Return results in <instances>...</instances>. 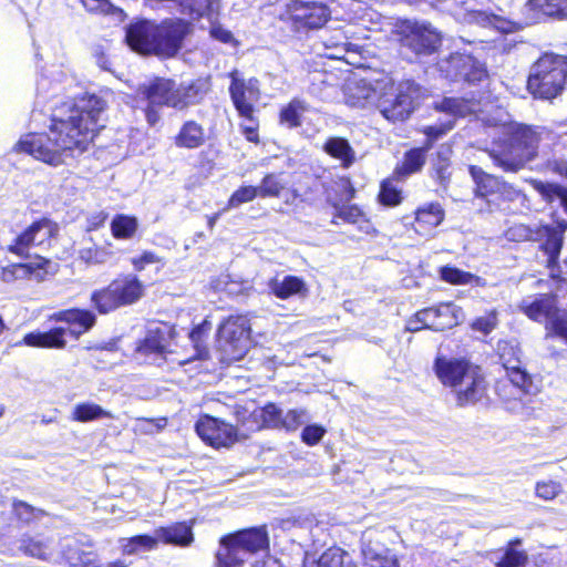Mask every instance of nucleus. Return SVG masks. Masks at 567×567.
<instances>
[{
	"label": "nucleus",
	"mask_w": 567,
	"mask_h": 567,
	"mask_svg": "<svg viewBox=\"0 0 567 567\" xmlns=\"http://www.w3.org/2000/svg\"><path fill=\"white\" fill-rule=\"evenodd\" d=\"M533 186L546 202L561 207L567 215V188L554 183H544L540 181H533Z\"/></svg>",
	"instance_id": "e433bc0d"
},
{
	"label": "nucleus",
	"mask_w": 567,
	"mask_h": 567,
	"mask_svg": "<svg viewBox=\"0 0 567 567\" xmlns=\"http://www.w3.org/2000/svg\"><path fill=\"white\" fill-rule=\"evenodd\" d=\"M192 29V23L179 18L165 19L156 23V55L174 56Z\"/></svg>",
	"instance_id": "4468645a"
},
{
	"label": "nucleus",
	"mask_w": 567,
	"mask_h": 567,
	"mask_svg": "<svg viewBox=\"0 0 567 567\" xmlns=\"http://www.w3.org/2000/svg\"><path fill=\"white\" fill-rule=\"evenodd\" d=\"M166 348V339L159 329L148 330L145 338L136 348V353L150 363H156Z\"/></svg>",
	"instance_id": "7c9ffc66"
},
{
	"label": "nucleus",
	"mask_w": 567,
	"mask_h": 567,
	"mask_svg": "<svg viewBox=\"0 0 567 567\" xmlns=\"http://www.w3.org/2000/svg\"><path fill=\"white\" fill-rule=\"evenodd\" d=\"M195 427L200 439L216 449L228 447L238 440L236 427L208 415L200 417Z\"/></svg>",
	"instance_id": "f3484780"
},
{
	"label": "nucleus",
	"mask_w": 567,
	"mask_h": 567,
	"mask_svg": "<svg viewBox=\"0 0 567 567\" xmlns=\"http://www.w3.org/2000/svg\"><path fill=\"white\" fill-rule=\"evenodd\" d=\"M453 390L458 405L474 404L480 401L486 392V382L481 369L472 367Z\"/></svg>",
	"instance_id": "412c9836"
},
{
	"label": "nucleus",
	"mask_w": 567,
	"mask_h": 567,
	"mask_svg": "<svg viewBox=\"0 0 567 567\" xmlns=\"http://www.w3.org/2000/svg\"><path fill=\"white\" fill-rule=\"evenodd\" d=\"M206 141L204 127L196 121H186L175 136V145L182 148H198Z\"/></svg>",
	"instance_id": "2f4dec72"
},
{
	"label": "nucleus",
	"mask_w": 567,
	"mask_h": 567,
	"mask_svg": "<svg viewBox=\"0 0 567 567\" xmlns=\"http://www.w3.org/2000/svg\"><path fill=\"white\" fill-rule=\"evenodd\" d=\"M282 416V411L272 403L260 410V417L264 424L270 427H281Z\"/></svg>",
	"instance_id": "052dcab7"
},
{
	"label": "nucleus",
	"mask_w": 567,
	"mask_h": 567,
	"mask_svg": "<svg viewBox=\"0 0 567 567\" xmlns=\"http://www.w3.org/2000/svg\"><path fill=\"white\" fill-rule=\"evenodd\" d=\"M229 94L238 114L247 121H252L255 103L260 99V82L256 78L245 79L239 71L229 73Z\"/></svg>",
	"instance_id": "f8f14e48"
},
{
	"label": "nucleus",
	"mask_w": 567,
	"mask_h": 567,
	"mask_svg": "<svg viewBox=\"0 0 567 567\" xmlns=\"http://www.w3.org/2000/svg\"><path fill=\"white\" fill-rule=\"evenodd\" d=\"M62 556L71 567H128L130 561L125 558H116L106 561L97 554L84 550L73 537L64 538L62 543Z\"/></svg>",
	"instance_id": "dca6fc26"
},
{
	"label": "nucleus",
	"mask_w": 567,
	"mask_h": 567,
	"mask_svg": "<svg viewBox=\"0 0 567 567\" xmlns=\"http://www.w3.org/2000/svg\"><path fill=\"white\" fill-rule=\"evenodd\" d=\"M463 320L464 312L461 307L453 302H444L417 311L408 320L406 330L411 332L422 329L443 331L457 326Z\"/></svg>",
	"instance_id": "9b49d317"
},
{
	"label": "nucleus",
	"mask_w": 567,
	"mask_h": 567,
	"mask_svg": "<svg viewBox=\"0 0 567 567\" xmlns=\"http://www.w3.org/2000/svg\"><path fill=\"white\" fill-rule=\"evenodd\" d=\"M441 279L452 285H468L477 282L480 278L456 267L444 266L440 269Z\"/></svg>",
	"instance_id": "8fccbe9b"
},
{
	"label": "nucleus",
	"mask_w": 567,
	"mask_h": 567,
	"mask_svg": "<svg viewBox=\"0 0 567 567\" xmlns=\"http://www.w3.org/2000/svg\"><path fill=\"white\" fill-rule=\"evenodd\" d=\"M334 216L346 223L357 225L358 229L365 234H370L373 228L364 212L357 205H343L337 209Z\"/></svg>",
	"instance_id": "a19ab883"
},
{
	"label": "nucleus",
	"mask_w": 567,
	"mask_h": 567,
	"mask_svg": "<svg viewBox=\"0 0 567 567\" xmlns=\"http://www.w3.org/2000/svg\"><path fill=\"white\" fill-rule=\"evenodd\" d=\"M559 229L553 228L550 226H542L535 234H528L529 230L523 226L516 228L517 231L522 233L520 235L528 239H544L543 249L548 255V260L554 262L560 252L563 246V231L567 228L566 220H557Z\"/></svg>",
	"instance_id": "4be33fe9"
},
{
	"label": "nucleus",
	"mask_w": 567,
	"mask_h": 567,
	"mask_svg": "<svg viewBox=\"0 0 567 567\" xmlns=\"http://www.w3.org/2000/svg\"><path fill=\"white\" fill-rule=\"evenodd\" d=\"M209 90L208 78H198L179 84L173 80L157 79L145 87L143 94L152 104L184 110L200 103Z\"/></svg>",
	"instance_id": "20e7f679"
},
{
	"label": "nucleus",
	"mask_w": 567,
	"mask_h": 567,
	"mask_svg": "<svg viewBox=\"0 0 567 567\" xmlns=\"http://www.w3.org/2000/svg\"><path fill=\"white\" fill-rule=\"evenodd\" d=\"M13 512L17 518L25 524L40 518L42 511L37 509L24 502H16L13 504Z\"/></svg>",
	"instance_id": "680f3d73"
},
{
	"label": "nucleus",
	"mask_w": 567,
	"mask_h": 567,
	"mask_svg": "<svg viewBox=\"0 0 567 567\" xmlns=\"http://www.w3.org/2000/svg\"><path fill=\"white\" fill-rule=\"evenodd\" d=\"M91 301L100 313H109L123 307L112 282L106 288L95 290L91 296Z\"/></svg>",
	"instance_id": "58836bf2"
},
{
	"label": "nucleus",
	"mask_w": 567,
	"mask_h": 567,
	"mask_svg": "<svg viewBox=\"0 0 567 567\" xmlns=\"http://www.w3.org/2000/svg\"><path fill=\"white\" fill-rule=\"evenodd\" d=\"M112 284L123 307L135 303L143 296L144 286L135 275L121 276Z\"/></svg>",
	"instance_id": "c756f323"
},
{
	"label": "nucleus",
	"mask_w": 567,
	"mask_h": 567,
	"mask_svg": "<svg viewBox=\"0 0 567 567\" xmlns=\"http://www.w3.org/2000/svg\"><path fill=\"white\" fill-rule=\"evenodd\" d=\"M221 361L230 363L244 358L250 347V323L245 316H230L218 329Z\"/></svg>",
	"instance_id": "1a4fd4ad"
},
{
	"label": "nucleus",
	"mask_w": 567,
	"mask_h": 567,
	"mask_svg": "<svg viewBox=\"0 0 567 567\" xmlns=\"http://www.w3.org/2000/svg\"><path fill=\"white\" fill-rule=\"evenodd\" d=\"M377 109L389 122H402L410 117L421 96V86L412 80L379 83Z\"/></svg>",
	"instance_id": "0eeeda50"
},
{
	"label": "nucleus",
	"mask_w": 567,
	"mask_h": 567,
	"mask_svg": "<svg viewBox=\"0 0 567 567\" xmlns=\"http://www.w3.org/2000/svg\"><path fill=\"white\" fill-rule=\"evenodd\" d=\"M309 419L308 412L305 409H292L284 414L281 427L293 431L309 421Z\"/></svg>",
	"instance_id": "6e6d98bb"
},
{
	"label": "nucleus",
	"mask_w": 567,
	"mask_h": 567,
	"mask_svg": "<svg viewBox=\"0 0 567 567\" xmlns=\"http://www.w3.org/2000/svg\"><path fill=\"white\" fill-rule=\"evenodd\" d=\"M518 308L529 319L537 322L546 321L547 323L556 308V302L553 297L545 295L534 299H524L520 301Z\"/></svg>",
	"instance_id": "cd10ccee"
},
{
	"label": "nucleus",
	"mask_w": 567,
	"mask_h": 567,
	"mask_svg": "<svg viewBox=\"0 0 567 567\" xmlns=\"http://www.w3.org/2000/svg\"><path fill=\"white\" fill-rule=\"evenodd\" d=\"M50 319L66 323L68 329L58 327L44 332L32 331L24 336L23 343L37 348L63 349L66 346L65 334L68 332L78 339L87 332L96 321V317L92 311L78 308L56 312Z\"/></svg>",
	"instance_id": "39448f33"
},
{
	"label": "nucleus",
	"mask_w": 567,
	"mask_h": 567,
	"mask_svg": "<svg viewBox=\"0 0 567 567\" xmlns=\"http://www.w3.org/2000/svg\"><path fill=\"white\" fill-rule=\"evenodd\" d=\"M447 9L465 23L492 27L501 33H515L526 25L537 23L543 17L563 16V0H528L524 6V19L514 21L502 16L476 9L475 0H451Z\"/></svg>",
	"instance_id": "7ed1b4c3"
},
{
	"label": "nucleus",
	"mask_w": 567,
	"mask_h": 567,
	"mask_svg": "<svg viewBox=\"0 0 567 567\" xmlns=\"http://www.w3.org/2000/svg\"><path fill=\"white\" fill-rule=\"evenodd\" d=\"M515 368L516 369H509L506 371L511 382L515 386H517L524 391H527V386L530 383L529 375L523 369L522 364H519L518 367H515Z\"/></svg>",
	"instance_id": "338daca9"
},
{
	"label": "nucleus",
	"mask_w": 567,
	"mask_h": 567,
	"mask_svg": "<svg viewBox=\"0 0 567 567\" xmlns=\"http://www.w3.org/2000/svg\"><path fill=\"white\" fill-rule=\"evenodd\" d=\"M123 555H134L142 550H152L157 545V538L150 535H137L120 539Z\"/></svg>",
	"instance_id": "37998d69"
},
{
	"label": "nucleus",
	"mask_w": 567,
	"mask_h": 567,
	"mask_svg": "<svg viewBox=\"0 0 567 567\" xmlns=\"http://www.w3.org/2000/svg\"><path fill=\"white\" fill-rule=\"evenodd\" d=\"M154 538H157V543L163 542L164 544L181 547L188 546L194 540L192 525L186 522L175 523L155 529Z\"/></svg>",
	"instance_id": "bb28decb"
},
{
	"label": "nucleus",
	"mask_w": 567,
	"mask_h": 567,
	"mask_svg": "<svg viewBox=\"0 0 567 567\" xmlns=\"http://www.w3.org/2000/svg\"><path fill=\"white\" fill-rule=\"evenodd\" d=\"M18 549L25 556L41 560H53L56 557L54 542L50 538L37 536H22L18 542Z\"/></svg>",
	"instance_id": "393cba45"
},
{
	"label": "nucleus",
	"mask_w": 567,
	"mask_h": 567,
	"mask_svg": "<svg viewBox=\"0 0 567 567\" xmlns=\"http://www.w3.org/2000/svg\"><path fill=\"white\" fill-rule=\"evenodd\" d=\"M292 20L309 29L323 27L330 19V10L322 2L295 1L290 8Z\"/></svg>",
	"instance_id": "aec40b11"
},
{
	"label": "nucleus",
	"mask_w": 567,
	"mask_h": 567,
	"mask_svg": "<svg viewBox=\"0 0 567 567\" xmlns=\"http://www.w3.org/2000/svg\"><path fill=\"white\" fill-rule=\"evenodd\" d=\"M113 419L110 411L93 402H83L74 405L71 419L76 422H91L99 419Z\"/></svg>",
	"instance_id": "ea45409f"
},
{
	"label": "nucleus",
	"mask_w": 567,
	"mask_h": 567,
	"mask_svg": "<svg viewBox=\"0 0 567 567\" xmlns=\"http://www.w3.org/2000/svg\"><path fill=\"white\" fill-rule=\"evenodd\" d=\"M307 111L308 105L305 101L293 99L280 111V122L288 127H297L301 124V116Z\"/></svg>",
	"instance_id": "c03bdc74"
},
{
	"label": "nucleus",
	"mask_w": 567,
	"mask_h": 567,
	"mask_svg": "<svg viewBox=\"0 0 567 567\" xmlns=\"http://www.w3.org/2000/svg\"><path fill=\"white\" fill-rule=\"evenodd\" d=\"M326 429L318 424H311L303 427L301 440L305 444L313 446L318 444L326 434Z\"/></svg>",
	"instance_id": "0e129e2a"
},
{
	"label": "nucleus",
	"mask_w": 567,
	"mask_h": 567,
	"mask_svg": "<svg viewBox=\"0 0 567 567\" xmlns=\"http://www.w3.org/2000/svg\"><path fill=\"white\" fill-rule=\"evenodd\" d=\"M59 233V226L56 223L49 218H40L33 221L27 227L10 245H8V251L20 256L27 257L29 249L33 246L48 247L50 241Z\"/></svg>",
	"instance_id": "ddd939ff"
},
{
	"label": "nucleus",
	"mask_w": 567,
	"mask_h": 567,
	"mask_svg": "<svg viewBox=\"0 0 567 567\" xmlns=\"http://www.w3.org/2000/svg\"><path fill=\"white\" fill-rule=\"evenodd\" d=\"M78 256L86 265H102L112 258V252L105 247L92 243L90 246L81 247Z\"/></svg>",
	"instance_id": "a18cd8bd"
},
{
	"label": "nucleus",
	"mask_w": 567,
	"mask_h": 567,
	"mask_svg": "<svg viewBox=\"0 0 567 567\" xmlns=\"http://www.w3.org/2000/svg\"><path fill=\"white\" fill-rule=\"evenodd\" d=\"M472 367L463 359L437 355L433 369L443 385L454 389Z\"/></svg>",
	"instance_id": "5701e85b"
},
{
	"label": "nucleus",
	"mask_w": 567,
	"mask_h": 567,
	"mask_svg": "<svg viewBox=\"0 0 567 567\" xmlns=\"http://www.w3.org/2000/svg\"><path fill=\"white\" fill-rule=\"evenodd\" d=\"M441 70L446 72V76L456 81L463 79L468 83H477L486 76L484 65L471 55L455 53L450 56Z\"/></svg>",
	"instance_id": "a211bd4d"
},
{
	"label": "nucleus",
	"mask_w": 567,
	"mask_h": 567,
	"mask_svg": "<svg viewBox=\"0 0 567 567\" xmlns=\"http://www.w3.org/2000/svg\"><path fill=\"white\" fill-rule=\"evenodd\" d=\"M269 290L279 299L292 296H306L308 292L305 280L297 276H285L282 279L272 278L268 282Z\"/></svg>",
	"instance_id": "c85d7f7f"
},
{
	"label": "nucleus",
	"mask_w": 567,
	"mask_h": 567,
	"mask_svg": "<svg viewBox=\"0 0 567 567\" xmlns=\"http://www.w3.org/2000/svg\"><path fill=\"white\" fill-rule=\"evenodd\" d=\"M323 151L331 157L341 162V166L344 168L350 167L355 161V152L343 137H329L324 145Z\"/></svg>",
	"instance_id": "473e14b6"
},
{
	"label": "nucleus",
	"mask_w": 567,
	"mask_h": 567,
	"mask_svg": "<svg viewBox=\"0 0 567 567\" xmlns=\"http://www.w3.org/2000/svg\"><path fill=\"white\" fill-rule=\"evenodd\" d=\"M303 567H355L351 556L339 547L328 548L318 560L306 559Z\"/></svg>",
	"instance_id": "f704fd0d"
},
{
	"label": "nucleus",
	"mask_w": 567,
	"mask_h": 567,
	"mask_svg": "<svg viewBox=\"0 0 567 567\" xmlns=\"http://www.w3.org/2000/svg\"><path fill=\"white\" fill-rule=\"evenodd\" d=\"M567 79V56L545 53L532 66L527 87L534 97L551 100L558 96Z\"/></svg>",
	"instance_id": "6e6552de"
},
{
	"label": "nucleus",
	"mask_w": 567,
	"mask_h": 567,
	"mask_svg": "<svg viewBox=\"0 0 567 567\" xmlns=\"http://www.w3.org/2000/svg\"><path fill=\"white\" fill-rule=\"evenodd\" d=\"M379 83L372 87L365 80L349 82L344 89L346 103L351 107L364 109L371 105L377 106L379 96Z\"/></svg>",
	"instance_id": "b1692460"
},
{
	"label": "nucleus",
	"mask_w": 567,
	"mask_h": 567,
	"mask_svg": "<svg viewBox=\"0 0 567 567\" xmlns=\"http://www.w3.org/2000/svg\"><path fill=\"white\" fill-rule=\"evenodd\" d=\"M166 419H138L135 425V431L141 433H154L165 427Z\"/></svg>",
	"instance_id": "774afa93"
},
{
	"label": "nucleus",
	"mask_w": 567,
	"mask_h": 567,
	"mask_svg": "<svg viewBox=\"0 0 567 567\" xmlns=\"http://www.w3.org/2000/svg\"><path fill=\"white\" fill-rule=\"evenodd\" d=\"M444 210L437 203L420 207L415 213L414 230L421 236H430L443 221Z\"/></svg>",
	"instance_id": "a878e982"
},
{
	"label": "nucleus",
	"mask_w": 567,
	"mask_h": 567,
	"mask_svg": "<svg viewBox=\"0 0 567 567\" xmlns=\"http://www.w3.org/2000/svg\"><path fill=\"white\" fill-rule=\"evenodd\" d=\"M287 182L282 178L281 174H267L259 186L260 197H279L285 189Z\"/></svg>",
	"instance_id": "49530a36"
},
{
	"label": "nucleus",
	"mask_w": 567,
	"mask_h": 567,
	"mask_svg": "<svg viewBox=\"0 0 567 567\" xmlns=\"http://www.w3.org/2000/svg\"><path fill=\"white\" fill-rule=\"evenodd\" d=\"M394 34L403 48L416 55L431 54L441 45V34L427 22L400 21L395 24Z\"/></svg>",
	"instance_id": "9d476101"
},
{
	"label": "nucleus",
	"mask_w": 567,
	"mask_h": 567,
	"mask_svg": "<svg viewBox=\"0 0 567 567\" xmlns=\"http://www.w3.org/2000/svg\"><path fill=\"white\" fill-rule=\"evenodd\" d=\"M212 330V324L205 320L203 323L196 326L189 333L190 341L195 348V358L204 360L207 358V349L203 346L204 339Z\"/></svg>",
	"instance_id": "3c124183"
},
{
	"label": "nucleus",
	"mask_w": 567,
	"mask_h": 567,
	"mask_svg": "<svg viewBox=\"0 0 567 567\" xmlns=\"http://www.w3.org/2000/svg\"><path fill=\"white\" fill-rule=\"evenodd\" d=\"M470 174L476 184V194L478 196H486L499 192L501 188L506 187V183L502 182L498 177L487 174L482 167L471 165Z\"/></svg>",
	"instance_id": "72a5a7b5"
},
{
	"label": "nucleus",
	"mask_w": 567,
	"mask_h": 567,
	"mask_svg": "<svg viewBox=\"0 0 567 567\" xmlns=\"http://www.w3.org/2000/svg\"><path fill=\"white\" fill-rule=\"evenodd\" d=\"M126 42L141 54H156V23L141 20L126 29Z\"/></svg>",
	"instance_id": "6ab92c4d"
},
{
	"label": "nucleus",
	"mask_w": 567,
	"mask_h": 567,
	"mask_svg": "<svg viewBox=\"0 0 567 567\" xmlns=\"http://www.w3.org/2000/svg\"><path fill=\"white\" fill-rule=\"evenodd\" d=\"M561 492V485L555 481L538 482L536 495L545 501L554 499Z\"/></svg>",
	"instance_id": "69168bd1"
},
{
	"label": "nucleus",
	"mask_w": 567,
	"mask_h": 567,
	"mask_svg": "<svg viewBox=\"0 0 567 567\" xmlns=\"http://www.w3.org/2000/svg\"><path fill=\"white\" fill-rule=\"evenodd\" d=\"M498 117L487 118L489 126L499 127L485 152L494 165L506 173H517L538 154L540 132L532 126L512 122L509 115L499 112Z\"/></svg>",
	"instance_id": "f03ea898"
},
{
	"label": "nucleus",
	"mask_w": 567,
	"mask_h": 567,
	"mask_svg": "<svg viewBox=\"0 0 567 567\" xmlns=\"http://www.w3.org/2000/svg\"><path fill=\"white\" fill-rule=\"evenodd\" d=\"M499 359L504 369L507 371L509 369H516L522 364V351L517 344L512 342H503L498 344Z\"/></svg>",
	"instance_id": "09e8293b"
},
{
	"label": "nucleus",
	"mask_w": 567,
	"mask_h": 567,
	"mask_svg": "<svg viewBox=\"0 0 567 567\" xmlns=\"http://www.w3.org/2000/svg\"><path fill=\"white\" fill-rule=\"evenodd\" d=\"M520 540L515 539L509 543L504 556L496 564V567H520L527 560V555L523 550H517L515 548L516 545H519Z\"/></svg>",
	"instance_id": "864d4df0"
},
{
	"label": "nucleus",
	"mask_w": 567,
	"mask_h": 567,
	"mask_svg": "<svg viewBox=\"0 0 567 567\" xmlns=\"http://www.w3.org/2000/svg\"><path fill=\"white\" fill-rule=\"evenodd\" d=\"M49 264L48 260L40 259L38 262H29V264H13L8 266L2 271V278L4 281H13L18 279H24L29 277H34L37 279L42 278V268L43 265Z\"/></svg>",
	"instance_id": "c9c22d12"
},
{
	"label": "nucleus",
	"mask_w": 567,
	"mask_h": 567,
	"mask_svg": "<svg viewBox=\"0 0 567 567\" xmlns=\"http://www.w3.org/2000/svg\"><path fill=\"white\" fill-rule=\"evenodd\" d=\"M259 196L257 186H241L229 198L228 208H236L241 204L249 203Z\"/></svg>",
	"instance_id": "5fc2aeb1"
},
{
	"label": "nucleus",
	"mask_w": 567,
	"mask_h": 567,
	"mask_svg": "<svg viewBox=\"0 0 567 567\" xmlns=\"http://www.w3.org/2000/svg\"><path fill=\"white\" fill-rule=\"evenodd\" d=\"M379 198L383 205H399L402 200L401 190L391 181H385L381 184Z\"/></svg>",
	"instance_id": "4d7b16f0"
},
{
	"label": "nucleus",
	"mask_w": 567,
	"mask_h": 567,
	"mask_svg": "<svg viewBox=\"0 0 567 567\" xmlns=\"http://www.w3.org/2000/svg\"><path fill=\"white\" fill-rule=\"evenodd\" d=\"M268 548L265 527L239 530L220 538L216 551L217 567H246L251 556Z\"/></svg>",
	"instance_id": "423d86ee"
},
{
	"label": "nucleus",
	"mask_w": 567,
	"mask_h": 567,
	"mask_svg": "<svg viewBox=\"0 0 567 567\" xmlns=\"http://www.w3.org/2000/svg\"><path fill=\"white\" fill-rule=\"evenodd\" d=\"M498 324V316L496 310H491L482 317L476 318L471 327L475 331L484 334L491 333Z\"/></svg>",
	"instance_id": "bf43d9fd"
},
{
	"label": "nucleus",
	"mask_w": 567,
	"mask_h": 567,
	"mask_svg": "<svg viewBox=\"0 0 567 567\" xmlns=\"http://www.w3.org/2000/svg\"><path fill=\"white\" fill-rule=\"evenodd\" d=\"M138 220L134 216L117 214L111 221V234L115 239L130 240L138 229Z\"/></svg>",
	"instance_id": "4c0bfd02"
},
{
	"label": "nucleus",
	"mask_w": 567,
	"mask_h": 567,
	"mask_svg": "<svg viewBox=\"0 0 567 567\" xmlns=\"http://www.w3.org/2000/svg\"><path fill=\"white\" fill-rule=\"evenodd\" d=\"M430 148L431 143H425L423 147L412 148L406 152L402 165L398 168V173L406 176L421 171L425 164L426 153Z\"/></svg>",
	"instance_id": "79ce46f5"
},
{
	"label": "nucleus",
	"mask_w": 567,
	"mask_h": 567,
	"mask_svg": "<svg viewBox=\"0 0 567 567\" xmlns=\"http://www.w3.org/2000/svg\"><path fill=\"white\" fill-rule=\"evenodd\" d=\"M546 329L548 336H557L567 342V310L556 307L546 323Z\"/></svg>",
	"instance_id": "de8ad7c7"
},
{
	"label": "nucleus",
	"mask_w": 567,
	"mask_h": 567,
	"mask_svg": "<svg viewBox=\"0 0 567 567\" xmlns=\"http://www.w3.org/2000/svg\"><path fill=\"white\" fill-rule=\"evenodd\" d=\"M131 264L136 271L144 270L148 265L159 264L161 268L164 266L162 257L153 251L145 250L140 256L132 257Z\"/></svg>",
	"instance_id": "e2e57ef3"
},
{
	"label": "nucleus",
	"mask_w": 567,
	"mask_h": 567,
	"mask_svg": "<svg viewBox=\"0 0 567 567\" xmlns=\"http://www.w3.org/2000/svg\"><path fill=\"white\" fill-rule=\"evenodd\" d=\"M105 109V100L95 94L58 103L52 107L49 133L27 134L16 148L47 164L61 165L87 148L94 132L103 126L100 121Z\"/></svg>",
	"instance_id": "f257e3e1"
},
{
	"label": "nucleus",
	"mask_w": 567,
	"mask_h": 567,
	"mask_svg": "<svg viewBox=\"0 0 567 567\" xmlns=\"http://www.w3.org/2000/svg\"><path fill=\"white\" fill-rule=\"evenodd\" d=\"M86 11L97 14H122L123 11L113 6L110 0H81Z\"/></svg>",
	"instance_id": "13d9d810"
},
{
	"label": "nucleus",
	"mask_w": 567,
	"mask_h": 567,
	"mask_svg": "<svg viewBox=\"0 0 567 567\" xmlns=\"http://www.w3.org/2000/svg\"><path fill=\"white\" fill-rule=\"evenodd\" d=\"M435 109L446 113L447 120L444 122L429 125L423 128V133L426 135V143H433L451 131L455 123V116H466L474 112L473 104L463 99L445 97L441 102L435 104Z\"/></svg>",
	"instance_id": "2eb2a0df"
},
{
	"label": "nucleus",
	"mask_w": 567,
	"mask_h": 567,
	"mask_svg": "<svg viewBox=\"0 0 567 567\" xmlns=\"http://www.w3.org/2000/svg\"><path fill=\"white\" fill-rule=\"evenodd\" d=\"M363 554L368 567H400L396 556L388 549L379 554L367 549Z\"/></svg>",
	"instance_id": "603ef678"
}]
</instances>
